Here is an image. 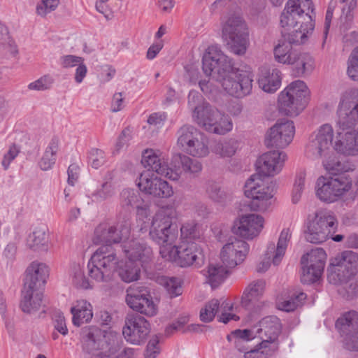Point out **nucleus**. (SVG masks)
I'll return each instance as SVG.
<instances>
[{"label": "nucleus", "mask_w": 358, "mask_h": 358, "mask_svg": "<svg viewBox=\"0 0 358 358\" xmlns=\"http://www.w3.org/2000/svg\"><path fill=\"white\" fill-rule=\"evenodd\" d=\"M84 62V58L73 55H64L60 57V64L63 68L78 66Z\"/></svg>", "instance_id": "774afa93"}, {"label": "nucleus", "mask_w": 358, "mask_h": 358, "mask_svg": "<svg viewBox=\"0 0 358 358\" xmlns=\"http://www.w3.org/2000/svg\"><path fill=\"white\" fill-rule=\"evenodd\" d=\"M238 147V143L236 140L229 139L216 143L212 150L214 153L220 157H230L236 153Z\"/></svg>", "instance_id": "3c124183"}, {"label": "nucleus", "mask_w": 358, "mask_h": 358, "mask_svg": "<svg viewBox=\"0 0 358 358\" xmlns=\"http://www.w3.org/2000/svg\"><path fill=\"white\" fill-rule=\"evenodd\" d=\"M338 292L343 298L350 300L358 296V282L353 277L338 285Z\"/></svg>", "instance_id": "864d4df0"}, {"label": "nucleus", "mask_w": 358, "mask_h": 358, "mask_svg": "<svg viewBox=\"0 0 358 358\" xmlns=\"http://www.w3.org/2000/svg\"><path fill=\"white\" fill-rule=\"evenodd\" d=\"M291 237L292 232L289 228L282 230L277 245L275 246L273 243L268 244L264 255V258L257 266V272L264 273L266 271L271 265V262H272L274 265H278L281 262Z\"/></svg>", "instance_id": "aec40b11"}, {"label": "nucleus", "mask_w": 358, "mask_h": 358, "mask_svg": "<svg viewBox=\"0 0 358 358\" xmlns=\"http://www.w3.org/2000/svg\"><path fill=\"white\" fill-rule=\"evenodd\" d=\"M43 293L38 289L23 287L20 306L27 314H34L42 306Z\"/></svg>", "instance_id": "2f4dec72"}, {"label": "nucleus", "mask_w": 358, "mask_h": 358, "mask_svg": "<svg viewBox=\"0 0 358 358\" xmlns=\"http://www.w3.org/2000/svg\"><path fill=\"white\" fill-rule=\"evenodd\" d=\"M301 281L303 284L315 282L320 278L323 273V271H318L317 268H314L312 266L309 267L307 265H301Z\"/></svg>", "instance_id": "13d9d810"}, {"label": "nucleus", "mask_w": 358, "mask_h": 358, "mask_svg": "<svg viewBox=\"0 0 358 358\" xmlns=\"http://www.w3.org/2000/svg\"><path fill=\"white\" fill-rule=\"evenodd\" d=\"M259 87L266 92H275L281 85V73L277 69H267L263 67L260 69L258 77Z\"/></svg>", "instance_id": "72a5a7b5"}, {"label": "nucleus", "mask_w": 358, "mask_h": 358, "mask_svg": "<svg viewBox=\"0 0 358 358\" xmlns=\"http://www.w3.org/2000/svg\"><path fill=\"white\" fill-rule=\"evenodd\" d=\"M308 96L309 90L303 81L292 82L278 95L280 111L288 116H297L305 108Z\"/></svg>", "instance_id": "6e6552de"}, {"label": "nucleus", "mask_w": 358, "mask_h": 358, "mask_svg": "<svg viewBox=\"0 0 358 358\" xmlns=\"http://www.w3.org/2000/svg\"><path fill=\"white\" fill-rule=\"evenodd\" d=\"M177 135L178 145L187 154L195 157H205L209 154L207 138L194 127L184 125Z\"/></svg>", "instance_id": "f8f14e48"}, {"label": "nucleus", "mask_w": 358, "mask_h": 358, "mask_svg": "<svg viewBox=\"0 0 358 358\" xmlns=\"http://www.w3.org/2000/svg\"><path fill=\"white\" fill-rule=\"evenodd\" d=\"M201 236L199 225L194 222L185 223L180 228V242H194Z\"/></svg>", "instance_id": "603ef678"}, {"label": "nucleus", "mask_w": 358, "mask_h": 358, "mask_svg": "<svg viewBox=\"0 0 358 358\" xmlns=\"http://www.w3.org/2000/svg\"><path fill=\"white\" fill-rule=\"evenodd\" d=\"M116 250L109 245H103L96 250L87 264L88 275L92 279L106 282L111 278L119 264Z\"/></svg>", "instance_id": "20e7f679"}, {"label": "nucleus", "mask_w": 358, "mask_h": 358, "mask_svg": "<svg viewBox=\"0 0 358 358\" xmlns=\"http://www.w3.org/2000/svg\"><path fill=\"white\" fill-rule=\"evenodd\" d=\"M80 341L83 350L89 354L105 348L112 352H117L120 349L119 337L116 332L101 330L95 326H87L82 329Z\"/></svg>", "instance_id": "1a4fd4ad"}, {"label": "nucleus", "mask_w": 358, "mask_h": 358, "mask_svg": "<svg viewBox=\"0 0 358 358\" xmlns=\"http://www.w3.org/2000/svg\"><path fill=\"white\" fill-rule=\"evenodd\" d=\"M48 231L45 224L36 227L27 238V246L35 252H47L50 244Z\"/></svg>", "instance_id": "473e14b6"}, {"label": "nucleus", "mask_w": 358, "mask_h": 358, "mask_svg": "<svg viewBox=\"0 0 358 358\" xmlns=\"http://www.w3.org/2000/svg\"><path fill=\"white\" fill-rule=\"evenodd\" d=\"M287 159L285 152L273 150L264 153L256 162L257 175L263 176H274L282 169Z\"/></svg>", "instance_id": "b1692460"}, {"label": "nucleus", "mask_w": 358, "mask_h": 358, "mask_svg": "<svg viewBox=\"0 0 358 358\" xmlns=\"http://www.w3.org/2000/svg\"><path fill=\"white\" fill-rule=\"evenodd\" d=\"M337 227L338 221L333 212L320 211L307 224L304 231L305 238L311 243H322L329 238L331 233L335 232Z\"/></svg>", "instance_id": "9d476101"}, {"label": "nucleus", "mask_w": 358, "mask_h": 358, "mask_svg": "<svg viewBox=\"0 0 358 358\" xmlns=\"http://www.w3.org/2000/svg\"><path fill=\"white\" fill-rule=\"evenodd\" d=\"M264 219L257 214H247L236 220L232 231L246 240H252L257 237L264 228Z\"/></svg>", "instance_id": "5701e85b"}, {"label": "nucleus", "mask_w": 358, "mask_h": 358, "mask_svg": "<svg viewBox=\"0 0 358 358\" xmlns=\"http://www.w3.org/2000/svg\"><path fill=\"white\" fill-rule=\"evenodd\" d=\"M334 259L345 268L352 276L358 273V253L352 250H345L338 255Z\"/></svg>", "instance_id": "de8ad7c7"}, {"label": "nucleus", "mask_w": 358, "mask_h": 358, "mask_svg": "<svg viewBox=\"0 0 358 358\" xmlns=\"http://www.w3.org/2000/svg\"><path fill=\"white\" fill-rule=\"evenodd\" d=\"M338 121L341 131L338 133L358 131L350 130L358 122V90L352 89L343 95L337 110Z\"/></svg>", "instance_id": "ddd939ff"}, {"label": "nucleus", "mask_w": 358, "mask_h": 358, "mask_svg": "<svg viewBox=\"0 0 358 358\" xmlns=\"http://www.w3.org/2000/svg\"><path fill=\"white\" fill-rule=\"evenodd\" d=\"M250 246L247 242L236 238H231L221 251V262L227 267L234 268L242 263L248 254Z\"/></svg>", "instance_id": "393cba45"}, {"label": "nucleus", "mask_w": 358, "mask_h": 358, "mask_svg": "<svg viewBox=\"0 0 358 358\" xmlns=\"http://www.w3.org/2000/svg\"><path fill=\"white\" fill-rule=\"evenodd\" d=\"M202 64L203 73L219 82L229 95L242 98L251 93L253 81L252 76L235 68L231 59L218 47H208L203 57Z\"/></svg>", "instance_id": "f257e3e1"}, {"label": "nucleus", "mask_w": 358, "mask_h": 358, "mask_svg": "<svg viewBox=\"0 0 358 358\" xmlns=\"http://www.w3.org/2000/svg\"><path fill=\"white\" fill-rule=\"evenodd\" d=\"M52 83L53 79L49 76H45L29 84L28 88L31 90L43 91L50 89Z\"/></svg>", "instance_id": "0e129e2a"}, {"label": "nucleus", "mask_w": 358, "mask_h": 358, "mask_svg": "<svg viewBox=\"0 0 358 358\" xmlns=\"http://www.w3.org/2000/svg\"><path fill=\"white\" fill-rule=\"evenodd\" d=\"M142 164L145 167L172 180H178L181 175L180 169H173L169 166L168 159L159 151L146 150L143 154Z\"/></svg>", "instance_id": "412c9836"}, {"label": "nucleus", "mask_w": 358, "mask_h": 358, "mask_svg": "<svg viewBox=\"0 0 358 358\" xmlns=\"http://www.w3.org/2000/svg\"><path fill=\"white\" fill-rule=\"evenodd\" d=\"M127 304L134 310L148 317L157 313V306L145 287L134 285L127 289Z\"/></svg>", "instance_id": "f3484780"}, {"label": "nucleus", "mask_w": 358, "mask_h": 358, "mask_svg": "<svg viewBox=\"0 0 358 358\" xmlns=\"http://www.w3.org/2000/svg\"><path fill=\"white\" fill-rule=\"evenodd\" d=\"M294 134L292 121L285 119L278 120L266 132L265 144L267 147L284 148L292 141Z\"/></svg>", "instance_id": "6ab92c4d"}, {"label": "nucleus", "mask_w": 358, "mask_h": 358, "mask_svg": "<svg viewBox=\"0 0 358 358\" xmlns=\"http://www.w3.org/2000/svg\"><path fill=\"white\" fill-rule=\"evenodd\" d=\"M150 333V324L143 316L137 313L127 314L122 328L126 341L134 345H141Z\"/></svg>", "instance_id": "a211bd4d"}, {"label": "nucleus", "mask_w": 358, "mask_h": 358, "mask_svg": "<svg viewBox=\"0 0 358 358\" xmlns=\"http://www.w3.org/2000/svg\"><path fill=\"white\" fill-rule=\"evenodd\" d=\"M128 259L126 262H119L116 271L125 282L138 280L140 267H146L152 260L153 254L150 247L138 240L124 241L120 245Z\"/></svg>", "instance_id": "7ed1b4c3"}, {"label": "nucleus", "mask_w": 358, "mask_h": 358, "mask_svg": "<svg viewBox=\"0 0 358 358\" xmlns=\"http://www.w3.org/2000/svg\"><path fill=\"white\" fill-rule=\"evenodd\" d=\"M69 275L72 284L76 287L83 289L93 287L92 281L85 274L83 265L76 262L72 263L69 268Z\"/></svg>", "instance_id": "a19ab883"}, {"label": "nucleus", "mask_w": 358, "mask_h": 358, "mask_svg": "<svg viewBox=\"0 0 358 358\" xmlns=\"http://www.w3.org/2000/svg\"><path fill=\"white\" fill-rule=\"evenodd\" d=\"M336 327L343 338V343L352 348H358V345H354L350 336L358 331V313L349 311L340 317L336 322Z\"/></svg>", "instance_id": "c85d7f7f"}, {"label": "nucleus", "mask_w": 358, "mask_h": 358, "mask_svg": "<svg viewBox=\"0 0 358 358\" xmlns=\"http://www.w3.org/2000/svg\"><path fill=\"white\" fill-rule=\"evenodd\" d=\"M297 51L286 41L280 43L273 49L275 60L278 63L288 65Z\"/></svg>", "instance_id": "09e8293b"}, {"label": "nucleus", "mask_w": 358, "mask_h": 358, "mask_svg": "<svg viewBox=\"0 0 358 358\" xmlns=\"http://www.w3.org/2000/svg\"><path fill=\"white\" fill-rule=\"evenodd\" d=\"M120 203L122 207L130 208H136L138 215L148 216V208L143 203L138 191L133 189H124L120 196Z\"/></svg>", "instance_id": "e433bc0d"}, {"label": "nucleus", "mask_w": 358, "mask_h": 358, "mask_svg": "<svg viewBox=\"0 0 358 358\" xmlns=\"http://www.w3.org/2000/svg\"><path fill=\"white\" fill-rule=\"evenodd\" d=\"M71 313L73 315V324L79 327L92 320L93 317L92 306L86 300H78L76 301V304L71 307Z\"/></svg>", "instance_id": "4c0bfd02"}, {"label": "nucleus", "mask_w": 358, "mask_h": 358, "mask_svg": "<svg viewBox=\"0 0 358 358\" xmlns=\"http://www.w3.org/2000/svg\"><path fill=\"white\" fill-rule=\"evenodd\" d=\"M206 194L209 199L221 205H225L232 199L231 194L215 181H208L206 184Z\"/></svg>", "instance_id": "ea45409f"}, {"label": "nucleus", "mask_w": 358, "mask_h": 358, "mask_svg": "<svg viewBox=\"0 0 358 358\" xmlns=\"http://www.w3.org/2000/svg\"><path fill=\"white\" fill-rule=\"evenodd\" d=\"M192 117L199 126L213 134L223 135L233 128L231 120L228 115L221 113L206 102L195 107Z\"/></svg>", "instance_id": "0eeeda50"}, {"label": "nucleus", "mask_w": 358, "mask_h": 358, "mask_svg": "<svg viewBox=\"0 0 358 358\" xmlns=\"http://www.w3.org/2000/svg\"><path fill=\"white\" fill-rule=\"evenodd\" d=\"M327 259V254L322 248H317L303 255L301 259V265H307L309 267L323 271Z\"/></svg>", "instance_id": "79ce46f5"}, {"label": "nucleus", "mask_w": 358, "mask_h": 358, "mask_svg": "<svg viewBox=\"0 0 358 358\" xmlns=\"http://www.w3.org/2000/svg\"><path fill=\"white\" fill-rule=\"evenodd\" d=\"M254 337L252 330L237 329L227 336V340L230 342H234L237 350L245 353L249 349L247 345L248 342L251 341Z\"/></svg>", "instance_id": "c03bdc74"}, {"label": "nucleus", "mask_w": 358, "mask_h": 358, "mask_svg": "<svg viewBox=\"0 0 358 358\" xmlns=\"http://www.w3.org/2000/svg\"><path fill=\"white\" fill-rule=\"evenodd\" d=\"M314 5L311 0H289L280 15V24L288 31L287 43H304L314 29Z\"/></svg>", "instance_id": "f03ea898"}, {"label": "nucleus", "mask_w": 358, "mask_h": 358, "mask_svg": "<svg viewBox=\"0 0 358 358\" xmlns=\"http://www.w3.org/2000/svg\"><path fill=\"white\" fill-rule=\"evenodd\" d=\"M307 296L305 293L299 291H292L287 297L282 301L278 302V309L285 311H294L298 307L302 306Z\"/></svg>", "instance_id": "49530a36"}, {"label": "nucleus", "mask_w": 358, "mask_h": 358, "mask_svg": "<svg viewBox=\"0 0 358 358\" xmlns=\"http://www.w3.org/2000/svg\"><path fill=\"white\" fill-rule=\"evenodd\" d=\"M229 267L222 262H210L206 268L202 271L206 282L214 289L220 286L227 278Z\"/></svg>", "instance_id": "f704fd0d"}, {"label": "nucleus", "mask_w": 358, "mask_h": 358, "mask_svg": "<svg viewBox=\"0 0 358 358\" xmlns=\"http://www.w3.org/2000/svg\"><path fill=\"white\" fill-rule=\"evenodd\" d=\"M305 178L306 173L304 172H300L296 176L292 194V200L294 203H298L301 199L304 188Z\"/></svg>", "instance_id": "bf43d9fd"}, {"label": "nucleus", "mask_w": 358, "mask_h": 358, "mask_svg": "<svg viewBox=\"0 0 358 358\" xmlns=\"http://www.w3.org/2000/svg\"><path fill=\"white\" fill-rule=\"evenodd\" d=\"M278 349L277 344L269 345L265 342H261L257 348L248 350L245 352V358H268Z\"/></svg>", "instance_id": "8fccbe9b"}, {"label": "nucleus", "mask_w": 358, "mask_h": 358, "mask_svg": "<svg viewBox=\"0 0 358 358\" xmlns=\"http://www.w3.org/2000/svg\"><path fill=\"white\" fill-rule=\"evenodd\" d=\"M173 162L175 163L173 169H180L181 172L183 171L190 174H196L202 170L201 162L185 155L175 157Z\"/></svg>", "instance_id": "a18cd8bd"}, {"label": "nucleus", "mask_w": 358, "mask_h": 358, "mask_svg": "<svg viewBox=\"0 0 358 358\" xmlns=\"http://www.w3.org/2000/svg\"><path fill=\"white\" fill-rule=\"evenodd\" d=\"M222 308L223 310L221 315L219 317V321L227 324L230 320L237 321L239 320V317L235 314L227 313V310H231L232 309V304L227 300H223L222 303L217 299H213L206 303L200 310V319L203 322H211L219 308Z\"/></svg>", "instance_id": "a878e982"}, {"label": "nucleus", "mask_w": 358, "mask_h": 358, "mask_svg": "<svg viewBox=\"0 0 358 358\" xmlns=\"http://www.w3.org/2000/svg\"><path fill=\"white\" fill-rule=\"evenodd\" d=\"M106 162L105 153L103 150L93 148L90 150L89 154V164L94 169H99Z\"/></svg>", "instance_id": "e2e57ef3"}, {"label": "nucleus", "mask_w": 358, "mask_h": 358, "mask_svg": "<svg viewBox=\"0 0 358 358\" xmlns=\"http://www.w3.org/2000/svg\"><path fill=\"white\" fill-rule=\"evenodd\" d=\"M288 65L292 66V74L295 77H303L314 69V60L309 54L298 50Z\"/></svg>", "instance_id": "c9c22d12"}, {"label": "nucleus", "mask_w": 358, "mask_h": 358, "mask_svg": "<svg viewBox=\"0 0 358 358\" xmlns=\"http://www.w3.org/2000/svg\"><path fill=\"white\" fill-rule=\"evenodd\" d=\"M159 338L158 336H153L149 341L145 351V358H156L159 354L160 349L159 346Z\"/></svg>", "instance_id": "69168bd1"}, {"label": "nucleus", "mask_w": 358, "mask_h": 358, "mask_svg": "<svg viewBox=\"0 0 358 358\" xmlns=\"http://www.w3.org/2000/svg\"><path fill=\"white\" fill-rule=\"evenodd\" d=\"M266 282L257 280L250 282L245 289L241 297V306L250 311H257L263 306L262 296Z\"/></svg>", "instance_id": "cd10ccee"}, {"label": "nucleus", "mask_w": 358, "mask_h": 358, "mask_svg": "<svg viewBox=\"0 0 358 358\" xmlns=\"http://www.w3.org/2000/svg\"><path fill=\"white\" fill-rule=\"evenodd\" d=\"M348 65V76L354 80H358V46L351 52Z\"/></svg>", "instance_id": "052dcab7"}, {"label": "nucleus", "mask_w": 358, "mask_h": 358, "mask_svg": "<svg viewBox=\"0 0 358 358\" xmlns=\"http://www.w3.org/2000/svg\"><path fill=\"white\" fill-rule=\"evenodd\" d=\"M244 194L246 197L251 199L248 204L251 210L265 211L271 205L275 184L259 176L252 175L245 184Z\"/></svg>", "instance_id": "423d86ee"}, {"label": "nucleus", "mask_w": 358, "mask_h": 358, "mask_svg": "<svg viewBox=\"0 0 358 358\" xmlns=\"http://www.w3.org/2000/svg\"><path fill=\"white\" fill-rule=\"evenodd\" d=\"M150 238L162 246H171L176 241L178 228L172 224V220L165 210L158 211L153 217L150 229Z\"/></svg>", "instance_id": "4468645a"}, {"label": "nucleus", "mask_w": 358, "mask_h": 358, "mask_svg": "<svg viewBox=\"0 0 358 358\" xmlns=\"http://www.w3.org/2000/svg\"><path fill=\"white\" fill-rule=\"evenodd\" d=\"M322 164L324 169L333 175H336L346 171L345 164L334 155L333 152L327 157L323 158Z\"/></svg>", "instance_id": "5fc2aeb1"}, {"label": "nucleus", "mask_w": 358, "mask_h": 358, "mask_svg": "<svg viewBox=\"0 0 358 358\" xmlns=\"http://www.w3.org/2000/svg\"><path fill=\"white\" fill-rule=\"evenodd\" d=\"M159 253L165 260L174 262L180 267H201L205 262L202 248L195 242H180L178 245L162 246Z\"/></svg>", "instance_id": "39448f33"}, {"label": "nucleus", "mask_w": 358, "mask_h": 358, "mask_svg": "<svg viewBox=\"0 0 358 358\" xmlns=\"http://www.w3.org/2000/svg\"><path fill=\"white\" fill-rule=\"evenodd\" d=\"M115 193V185L111 182L106 181L92 194V196L96 201H102L110 199Z\"/></svg>", "instance_id": "6e6d98bb"}, {"label": "nucleus", "mask_w": 358, "mask_h": 358, "mask_svg": "<svg viewBox=\"0 0 358 358\" xmlns=\"http://www.w3.org/2000/svg\"><path fill=\"white\" fill-rule=\"evenodd\" d=\"M129 234V229L127 226H124L121 230H118L115 226L103 223L96 228L94 241L96 243L111 245V243L120 242Z\"/></svg>", "instance_id": "c756f323"}, {"label": "nucleus", "mask_w": 358, "mask_h": 358, "mask_svg": "<svg viewBox=\"0 0 358 358\" xmlns=\"http://www.w3.org/2000/svg\"><path fill=\"white\" fill-rule=\"evenodd\" d=\"M282 327L280 319L276 316L270 315L262 318L255 329L257 336L262 340V342L278 345V337L281 334Z\"/></svg>", "instance_id": "bb28decb"}, {"label": "nucleus", "mask_w": 358, "mask_h": 358, "mask_svg": "<svg viewBox=\"0 0 358 358\" xmlns=\"http://www.w3.org/2000/svg\"><path fill=\"white\" fill-rule=\"evenodd\" d=\"M59 150V140L57 137H53L50 141L38 162V166L41 170L48 171L53 168Z\"/></svg>", "instance_id": "58836bf2"}, {"label": "nucleus", "mask_w": 358, "mask_h": 358, "mask_svg": "<svg viewBox=\"0 0 358 358\" xmlns=\"http://www.w3.org/2000/svg\"><path fill=\"white\" fill-rule=\"evenodd\" d=\"M137 185L142 192L155 197L169 198L173 194L172 187L166 181L149 170L140 175Z\"/></svg>", "instance_id": "4be33fe9"}, {"label": "nucleus", "mask_w": 358, "mask_h": 358, "mask_svg": "<svg viewBox=\"0 0 358 358\" xmlns=\"http://www.w3.org/2000/svg\"><path fill=\"white\" fill-rule=\"evenodd\" d=\"M52 320L55 329L63 336H66L68 334V329L63 314L55 312L52 316Z\"/></svg>", "instance_id": "338daca9"}, {"label": "nucleus", "mask_w": 358, "mask_h": 358, "mask_svg": "<svg viewBox=\"0 0 358 358\" xmlns=\"http://www.w3.org/2000/svg\"><path fill=\"white\" fill-rule=\"evenodd\" d=\"M161 283L164 286L171 298L182 294L181 281L179 278L164 277L161 279Z\"/></svg>", "instance_id": "4d7b16f0"}, {"label": "nucleus", "mask_w": 358, "mask_h": 358, "mask_svg": "<svg viewBox=\"0 0 358 358\" xmlns=\"http://www.w3.org/2000/svg\"><path fill=\"white\" fill-rule=\"evenodd\" d=\"M316 195L321 200L327 203H332L348 192L352 186L348 178L340 176L337 178L329 179L320 178L317 182Z\"/></svg>", "instance_id": "dca6fc26"}, {"label": "nucleus", "mask_w": 358, "mask_h": 358, "mask_svg": "<svg viewBox=\"0 0 358 358\" xmlns=\"http://www.w3.org/2000/svg\"><path fill=\"white\" fill-rule=\"evenodd\" d=\"M222 35L227 40L231 52L238 55L246 52L249 34L246 24L241 17H229L223 24Z\"/></svg>", "instance_id": "9b49d317"}, {"label": "nucleus", "mask_w": 358, "mask_h": 358, "mask_svg": "<svg viewBox=\"0 0 358 358\" xmlns=\"http://www.w3.org/2000/svg\"><path fill=\"white\" fill-rule=\"evenodd\" d=\"M48 275L49 269L45 263L34 261L26 269L24 286L40 289Z\"/></svg>", "instance_id": "7c9ffc66"}, {"label": "nucleus", "mask_w": 358, "mask_h": 358, "mask_svg": "<svg viewBox=\"0 0 358 358\" xmlns=\"http://www.w3.org/2000/svg\"><path fill=\"white\" fill-rule=\"evenodd\" d=\"M59 4V0H41V2L36 6V13L41 17H45L55 10Z\"/></svg>", "instance_id": "680f3d73"}, {"label": "nucleus", "mask_w": 358, "mask_h": 358, "mask_svg": "<svg viewBox=\"0 0 358 358\" xmlns=\"http://www.w3.org/2000/svg\"><path fill=\"white\" fill-rule=\"evenodd\" d=\"M327 273L329 282L337 286L341 283H343V282H346L350 278L353 277L345 268L334 259L331 260L327 268Z\"/></svg>", "instance_id": "37998d69"}, {"label": "nucleus", "mask_w": 358, "mask_h": 358, "mask_svg": "<svg viewBox=\"0 0 358 358\" xmlns=\"http://www.w3.org/2000/svg\"><path fill=\"white\" fill-rule=\"evenodd\" d=\"M334 129L331 125L324 124L313 132L306 145V154L313 159H323L335 150V143L333 146ZM335 138L334 142L336 141Z\"/></svg>", "instance_id": "2eb2a0df"}]
</instances>
